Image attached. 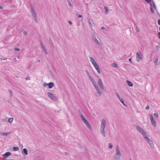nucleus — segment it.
<instances>
[{
  "instance_id": "nucleus-16",
  "label": "nucleus",
  "mask_w": 160,
  "mask_h": 160,
  "mask_svg": "<svg viewBox=\"0 0 160 160\" xmlns=\"http://www.w3.org/2000/svg\"><path fill=\"white\" fill-rule=\"evenodd\" d=\"M54 83L52 82L49 83L48 85V88L50 89L52 88L54 86Z\"/></svg>"
},
{
  "instance_id": "nucleus-31",
  "label": "nucleus",
  "mask_w": 160,
  "mask_h": 160,
  "mask_svg": "<svg viewBox=\"0 0 160 160\" xmlns=\"http://www.w3.org/2000/svg\"><path fill=\"white\" fill-rule=\"evenodd\" d=\"M154 63H155V64L157 65L158 64V58H157L156 60H155L154 61Z\"/></svg>"
},
{
  "instance_id": "nucleus-45",
  "label": "nucleus",
  "mask_w": 160,
  "mask_h": 160,
  "mask_svg": "<svg viewBox=\"0 0 160 160\" xmlns=\"http://www.w3.org/2000/svg\"><path fill=\"white\" fill-rule=\"evenodd\" d=\"M129 61L132 62V58H130L129 59Z\"/></svg>"
},
{
  "instance_id": "nucleus-59",
  "label": "nucleus",
  "mask_w": 160,
  "mask_h": 160,
  "mask_svg": "<svg viewBox=\"0 0 160 160\" xmlns=\"http://www.w3.org/2000/svg\"><path fill=\"white\" fill-rule=\"evenodd\" d=\"M65 153H66V154H67V152H65Z\"/></svg>"
},
{
  "instance_id": "nucleus-46",
  "label": "nucleus",
  "mask_w": 160,
  "mask_h": 160,
  "mask_svg": "<svg viewBox=\"0 0 160 160\" xmlns=\"http://www.w3.org/2000/svg\"><path fill=\"white\" fill-rule=\"evenodd\" d=\"M158 24L160 25V19L158 20Z\"/></svg>"
},
{
  "instance_id": "nucleus-30",
  "label": "nucleus",
  "mask_w": 160,
  "mask_h": 160,
  "mask_svg": "<svg viewBox=\"0 0 160 160\" xmlns=\"http://www.w3.org/2000/svg\"><path fill=\"white\" fill-rule=\"evenodd\" d=\"M8 91L10 93V97H11L12 96V92L11 90L9 89L8 90Z\"/></svg>"
},
{
  "instance_id": "nucleus-20",
  "label": "nucleus",
  "mask_w": 160,
  "mask_h": 160,
  "mask_svg": "<svg viewBox=\"0 0 160 160\" xmlns=\"http://www.w3.org/2000/svg\"><path fill=\"white\" fill-rule=\"evenodd\" d=\"M22 152L24 153L25 155L28 154V151L26 148H24L23 149Z\"/></svg>"
},
{
  "instance_id": "nucleus-52",
  "label": "nucleus",
  "mask_w": 160,
  "mask_h": 160,
  "mask_svg": "<svg viewBox=\"0 0 160 160\" xmlns=\"http://www.w3.org/2000/svg\"><path fill=\"white\" fill-rule=\"evenodd\" d=\"M52 47L53 48H54V45H53V43H52Z\"/></svg>"
},
{
  "instance_id": "nucleus-41",
  "label": "nucleus",
  "mask_w": 160,
  "mask_h": 160,
  "mask_svg": "<svg viewBox=\"0 0 160 160\" xmlns=\"http://www.w3.org/2000/svg\"><path fill=\"white\" fill-rule=\"evenodd\" d=\"M149 105H147L146 108H145V109H146V110H148L149 109Z\"/></svg>"
},
{
  "instance_id": "nucleus-38",
  "label": "nucleus",
  "mask_w": 160,
  "mask_h": 160,
  "mask_svg": "<svg viewBox=\"0 0 160 160\" xmlns=\"http://www.w3.org/2000/svg\"><path fill=\"white\" fill-rule=\"evenodd\" d=\"M14 50L16 51H19L20 50V49L17 48H14Z\"/></svg>"
},
{
  "instance_id": "nucleus-4",
  "label": "nucleus",
  "mask_w": 160,
  "mask_h": 160,
  "mask_svg": "<svg viewBox=\"0 0 160 160\" xmlns=\"http://www.w3.org/2000/svg\"><path fill=\"white\" fill-rule=\"evenodd\" d=\"M136 129L143 136L144 138L147 135L146 132L144 131L143 128H141L139 126H137L136 127Z\"/></svg>"
},
{
  "instance_id": "nucleus-13",
  "label": "nucleus",
  "mask_w": 160,
  "mask_h": 160,
  "mask_svg": "<svg viewBox=\"0 0 160 160\" xmlns=\"http://www.w3.org/2000/svg\"><path fill=\"white\" fill-rule=\"evenodd\" d=\"M40 46L42 48V50H43V51L44 52V53H45V54L46 55H47L48 54V52H47V51L46 49V48H45V47H44V46H43L42 43L41 42L40 43Z\"/></svg>"
},
{
  "instance_id": "nucleus-22",
  "label": "nucleus",
  "mask_w": 160,
  "mask_h": 160,
  "mask_svg": "<svg viewBox=\"0 0 160 160\" xmlns=\"http://www.w3.org/2000/svg\"><path fill=\"white\" fill-rule=\"evenodd\" d=\"M9 133H10L9 132H7V133L2 132V133H0V134H1L2 135L6 136L8 134H9Z\"/></svg>"
},
{
  "instance_id": "nucleus-34",
  "label": "nucleus",
  "mask_w": 160,
  "mask_h": 160,
  "mask_svg": "<svg viewBox=\"0 0 160 160\" xmlns=\"http://www.w3.org/2000/svg\"><path fill=\"white\" fill-rule=\"evenodd\" d=\"M154 115L156 118H158V114L157 113H155L154 114Z\"/></svg>"
},
{
  "instance_id": "nucleus-10",
  "label": "nucleus",
  "mask_w": 160,
  "mask_h": 160,
  "mask_svg": "<svg viewBox=\"0 0 160 160\" xmlns=\"http://www.w3.org/2000/svg\"><path fill=\"white\" fill-rule=\"evenodd\" d=\"M98 84L99 86V89L101 92L102 93V91L104 90V87L102 85V83L101 79H99L98 82Z\"/></svg>"
},
{
  "instance_id": "nucleus-28",
  "label": "nucleus",
  "mask_w": 160,
  "mask_h": 160,
  "mask_svg": "<svg viewBox=\"0 0 160 160\" xmlns=\"http://www.w3.org/2000/svg\"><path fill=\"white\" fill-rule=\"evenodd\" d=\"M116 95L119 100H120V99H121V98H120L119 94H118V93H117V92L116 93Z\"/></svg>"
},
{
  "instance_id": "nucleus-1",
  "label": "nucleus",
  "mask_w": 160,
  "mask_h": 160,
  "mask_svg": "<svg viewBox=\"0 0 160 160\" xmlns=\"http://www.w3.org/2000/svg\"><path fill=\"white\" fill-rule=\"evenodd\" d=\"M121 156V153L119 150V147L117 146L116 147V152L113 156V158L115 160H120Z\"/></svg>"
},
{
  "instance_id": "nucleus-21",
  "label": "nucleus",
  "mask_w": 160,
  "mask_h": 160,
  "mask_svg": "<svg viewBox=\"0 0 160 160\" xmlns=\"http://www.w3.org/2000/svg\"><path fill=\"white\" fill-rule=\"evenodd\" d=\"M112 66L115 68H118V64L115 62H113L112 64Z\"/></svg>"
},
{
  "instance_id": "nucleus-35",
  "label": "nucleus",
  "mask_w": 160,
  "mask_h": 160,
  "mask_svg": "<svg viewBox=\"0 0 160 160\" xmlns=\"http://www.w3.org/2000/svg\"><path fill=\"white\" fill-rule=\"evenodd\" d=\"M22 33H23L24 35H26L27 33V32L26 31H24V30H23V31H22Z\"/></svg>"
},
{
  "instance_id": "nucleus-50",
  "label": "nucleus",
  "mask_w": 160,
  "mask_h": 160,
  "mask_svg": "<svg viewBox=\"0 0 160 160\" xmlns=\"http://www.w3.org/2000/svg\"><path fill=\"white\" fill-rule=\"evenodd\" d=\"M158 48H159V47H158V45H157V46H156V48L157 49H158Z\"/></svg>"
},
{
  "instance_id": "nucleus-40",
  "label": "nucleus",
  "mask_w": 160,
  "mask_h": 160,
  "mask_svg": "<svg viewBox=\"0 0 160 160\" xmlns=\"http://www.w3.org/2000/svg\"><path fill=\"white\" fill-rule=\"evenodd\" d=\"M92 65H93L94 67H95V66L96 65H98V64H97V63L96 62H95L94 63H93L92 64Z\"/></svg>"
},
{
  "instance_id": "nucleus-43",
  "label": "nucleus",
  "mask_w": 160,
  "mask_h": 160,
  "mask_svg": "<svg viewBox=\"0 0 160 160\" xmlns=\"http://www.w3.org/2000/svg\"><path fill=\"white\" fill-rule=\"evenodd\" d=\"M48 84L47 83H45L43 85H44V87H45L46 86H48Z\"/></svg>"
},
{
  "instance_id": "nucleus-5",
  "label": "nucleus",
  "mask_w": 160,
  "mask_h": 160,
  "mask_svg": "<svg viewBox=\"0 0 160 160\" xmlns=\"http://www.w3.org/2000/svg\"><path fill=\"white\" fill-rule=\"evenodd\" d=\"M80 117L82 121L84 122L87 127L90 130H91L92 128L90 126L89 122L82 114L80 115Z\"/></svg>"
},
{
  "instance_id": "nucleus-6",
  "label": "nucleus",
  "mask_w": 160,
  "mask_h": 160,
  "mask_svg": "<svg viewBox=\"0 0 160 160\" xmlns=\"http://www.w3.org/2000/svg\"><path fill=\"white\" fill-rule=\"evenodd\" d=\"M144 138L147 141L151 148H154V145L153 142L147 135L144 137Z\"/></svg>"
},
{
  "instance_id": "nucleus-54",
  "label": "nucleus",
  "mask_w": 160,
  "mask_h": 160,
  "mask_svg": "<svg viewBox=\"0 0 160 160\" xmlns=\"http://www.w3.org/2000/svg\"><path fill=\"white\" fill-rule=\"evenodd\" d=\"M108 145H109L108 147H109V148H110V143H109Z\"/></svg>"
},
{
  "instance_id": "nucleus-33",
  "label": "nucleus",
  "mask_w": 160,
  "mask_h": 160,
  "mask_svg": "<svg viewBox=\"0 0 160 160\" xmlns=\"http://www.w3.org/2000/svg\"><path fill=\"white\" fill-rule=\"evenodd\" d=\"M76 16L78 17L79 18H81L82 17V16L81 15H79V14L78 13H76Z\"/></svg>"
},
{
  "instance_id": "nucleus-3",
  "label": "nucleus",
  "mask_w": 160,
  "mask_h": 160,
  "mask_svg": "<svg viewBox=\"0 0 160 160\" xmlns=\"http://www.w3.org/2000/svg\"><path fill=\"white\" fill-rule=\"evenodd\" d=\"M89 79L92 82V83L95 89H96L98 93L99 94V96H101L102 95L101 92L99 89V88L97 85L96 83L94 81V80L93 78L92 77H91L89 78Z\"/></svg>"
},
{
  "instance_id": "nucleus-7",
  "label": "nucleus",
  "mask_w": 160,
  "mask_h": 160,
  "mask_svg": "<svg viewBox=\"0 0 160 160\" xmlns=\"http://www.w3.org/2000/svg\"><path fill=\"white\" fill-rule=\"evenodd\" d=\"M31 11L34 21L35 22L37 23L38 22V20L37 18V15L34 8L32 7H31Z\"/></svg>"
},
{
  "instance_id": "nucleus-2",
  "label": "nucleus",
  "mask_w": 160,
  "mask_h": 160,
  "mask_svg": "<svg viewBox=\"0 0 160 160\" xmlns=\"http://www.w3.org/2000/svg\"><path fill=\"white\" fill-rule=\"evenodd\" d=\"M106 122L105 120L104 119H102L101 123V125L100 131L102 135L104 137H105L106 136L105 133V128L106 127Z\"/></svg>"
},
{
  "instance_id": "nucleus-44",
  "label": "nucleus",
  "mask_w": 160,
  "mask_h": 160,
  "mask_svg": "<svg viewBox=\"0 0 160 160\" xmlns=\"http://www.w3.org/2000/svg\"><path fill=\"white\" fill-rule=\"evenodd\" d=\"M101 29H105V27L104 26H102L101 27Z\"/></svg>"
},
{
  "instance_id": "nucleus-49",
  "label": "nucleus",
  "mask_w": 160,
  "mask_h": 160,
  "mask_svg": "<svg viewBox=\"0 0 160 160\" xmlns=\"http://www.w3.org/2000/svg\"><path fill=\"white\" fill-rule=\"evenodd\" d=\"M68 23L71 25L72 24L71 22L70 21H68Z\"/></svg>"
},
{
  "instance_id": "nucleus-51",
  "label": "nucleus",
  "mask_w": 160,
  "mask_h": 160,
  "mask_svg": "<svg viewBox=\"0 0 160 160\" xmlns=\"http://www.w3.org/2000/svg\"><path fill=\"white\" fill-rule=\"evenodd\" d=\"M112 147V145L111 144V149Z\"/></svg>"
},
{
  "instance_id": "nucleus-18",
  "label": "nucleus",
  "mask_w": 160,
  "mask_h": 160,
  "mask_svg": "<svg viewBox=\"0 0 160 160\" xmlns=\"http://www.w3.org/2000/svg\"><path fill=\"white\" fill-rule=\"evenodd\" d=\"M126 82L127 83L128 85L130 87H132L133 85L132 83L128 80H127Z\"/></svg>"
},
{
  "instance_id": "nucleus-61",
  "label": "nucleus",
  "mask_w": 160,
  "mask_h": 160,
  "mask_svg": "<svg viewBox=\"0 0 160 160\" xmlns=\"http://www.w3.org/2000/svg\"><path fill=\"white\" fill-rule=\"evenodd\" d=\"M159 30L160 31V27H159Z\"/></svg>"
},
{
  "instance_id": "nucleus-37",
  "label": "nucleus",
  "mask_w": 160,
  "mask_h": 160,
  "mask_svg": "<svg viewBox=\"0 0 160 160\" xmlns=\"http://www.w3.org/2000/svg\"><path fill=\"white\" fill-rule=\"evenodd\" d=\"M88 22H89V25H90V26H92V23H91V21H90V19H89L88 20Z\"/></svg>"
},
{
  "instance_id": "nucleus-27",
  "label": "nucleus",
  "mask_w": 160,
  "mask_h": 160,
  "mask_svg": "<svg viewBox=\"0 0 160 160\" xmlns=\"http://www.w3.org/2000/svg\"><path fill=\"white\" fill-rule=\"evenodd\" d=\"M136 30L137 32H139V28L137 26L136 27Z\"/></svg>"
},
{
  "instance_id": "nucleus-48",
  "label": "nucleus",
  "mask_w": 160,
  "mask_h": 160,
  "mask_svg": "<svg viewBox=\"0 0 160 160\" xmlns=\"http://www.w3.org/2000/svg\"><path fill=\"white\" fill-rule=\"evenodd\" d=\"M119 100L121 102H122V101H123V100L122 98H121V99H120Z\"/></svg>"
},
{
  "instance_id": "nucleus-57",
  "label": "nucleus",
  "mask_w": 160,
  "mask_h": 160,
  "mask_svg": "<svg viewBox=\"0 0 160 160\" xmlns=\"http://www.w3.org/2000/svg\"><path fill=\"white\" fill-rule=\"evenodd\" d=\"M18 58L19 59V56H18Z\"/></svg>"
},
{
  "instance_id": "nucleus-42",
  "label": "nucleus",
  "mask_w": 160,
  "mask_h": 160,
  "mask_svg": "<svg viewBox=\"0 0 160 160\" xmlns=\"http://www.w3.org/2000/svg\"><path fill=\"white\" fill-rule=\"evenodd\" d=\"M158 37L159 39H160V32H159L158 33Z\"/></svg>"
},
{
  "instance_id": "nucleus-17",
  "label": "nucleus",
  "mask_w": 160,
  "mask_h": 160,
  "mask_svg": "<svg viewBox=\"0 0 160 160\" xmlns=\"http://www.w3.org/2000/svg\"><path fill=\"white\" fill-rule=\"evenodd\" d=\"M94 42L97 44H98L100 46H101L102 44V43L100 42L97 39H95V40Z\"/></svg>"
},
{
  "instance_id": "nucleus-24",
  "label": "nucleus",
  "mask_w": 160,
  "mask_h": 160,
  "mask_svg": "<svg viewBox=\"0 0 160 160\" xmlns=\"http://www.w3.org/2000/svg\"><path fill=\"white\" fill-rule=\"evenodd\" d=\"M13 120V118H10L8 119V121L9 123H12Z\"/></svg>"
},
{
  "instance_id": "nucleus-39",
  "label": "nucleus",
  "mask_w": 160,
  "mask_h": 160,
  "mask_svg": "<svg viewBox=\"0 0 160 160\" xmlns=\"http://www.w3.org/2000/svg\"><path fill=\"white\" fill-rule=\"evenodd\" d=\"M97 39L94 36L92 37V39L93 41L95 40V39Z\"/></svg>"
},
{
  "instance_id": "nucleus-11",
  "label": "nucleus",
  "mask_w": 160,
  "mask_h": 160,
  "mask_svg": "<svg viewBox=\"0 0 160 160\" xmlns=\"http://www.w3.org/2000/svg\"><path fill=\"white\" fill-rule=\"evenodd\" d=\"M47 94L49 97L51 99L56 101L57 100V98L52 93L50 92H48Z\"/></svg>"
},
{
  "instance_id": "nucleus-56",
  "label": "nucleus",
  "mask_w": 160,
  "mask_h": 160,
  "mask_svg": "<svg viewBox=\"0 0 160 160\" xmlns=\"http://www.w3.org/2000/svg\"><path fill=\"white\" fill-rule=\"evenodd\" d=\"M49 40H51V39L50 38H49Z\"/></svg>"
},
{
  "instance_id": "nucleus-36",
  "label": "nucleus",
  "mask_w": 160,
  "mask_h": 160,
  "mask_svg": "<svg viewBox=\"0 0 160 160\" xmlns=\"http://www.w3.org/2000/svg\"><path fill=\"white\" fill-rule=\"evenodd\" d=\"M125 106V107H127V105H126L125 103H124V100L123 101H122V102H121Z\"/></svg>"
},
{
  "instance_id": "nucleus-55",
  "label": "nucleus",
  "mask_w": 160,
  "mask_h": 160,
  "mask_svg": "<svg viewBox=\"0 0 160 160\" xmlns=\"http://www.w3.org/2000/svg\"><path fill=\"white\" fill-rule=\"evenodd\" d=\"M14 59L16 61H17V60H16V58H14Z\"/></svg>"
},
{
  "instance_id": "nucleus-32",
  "label": "nucleus",
  "mask_w": 160,
  "mask_h": 160,
  "mask_svg": "<svg viewBox=\"0 0 160 160\" xmlns=\"http://www.w3.org/2000/svg\"><path fill=\"white\" fill-rule=\"evenodd\" d=\"M104 8L106 12V13H107L108 12V7H104Z\"/></svg>"
},
{
  "instance_id": "nucleus-19",
  "label": "nucleus",
  "mask_w": 160,
  "mask_h": 160,
  "mask_svg": "<svg viewBox=\"0 0 160 160\" xmlns=\"http://www.w3.org/2000/svg\"><path fill=\"white\" fill-rule=\"evenodd\" d=\"M89 59L92 64L96 62L95 60L91 57H89Z\"/></svg>"
},
{
  "instance_id": "nucleus-53",
  "label": "nucleus",
  "mask_w": 160,
  "mask_h": 160,
  "mask_svg": "<svg viewBox=\"0 0 160 160\" xmlns=\"http://www.w3.org/2000/svg\"><path fill=\"white\" fill-rule=\"evenodd\" d=\"M2 8V7L1 6H0V9H1Z\"/></svg>"
},
{
  "instance_id": "nucleus-23",
  "label": "nucleus",
  "mask_w": 160,
  "mask_h": 160,
  "mask_svg": "<svg viewBox=\"0 0 160 160\" xmlns=\"http://www.w3.org/2000/svg\"><path fill=\"white\" fill-rule=\"evenodd\" d=\"M86 72L87 74V75H88V77L89 78H90V77H92L90 76V74H89V72H88V71H87V70H86Z\"/></svg>"
},
{
  "instance_id": "nucleus-47",
  "label": "nucleus",
  "mask_w": 160,
  "mask_h": 160,
  "mask_svg": "<svg viewBox=\"0 0 160 160\" xmlns=\"http://www.w3.org/2000/svg\"><path fill=\"white\" fill-rule=\"evenodd\" d=\"M0 59H1V61H2V60H6V58H1Z\"/></svg>"
},
{
  "instance_id": "nucleus-29",
  "label": "nucleus",
  "mask_w": 160,
  "mask_h": 160,
  "mask_svg": "<svg viewBox=\"0 0 160 160\" xmlns=\"http://www.w3.org/2000/svg\"><path fill=\"white\" fill-rule=\"evenodd\" d=\"M116 95L119 100H120V99H121V98H120L119 94H118V93H117V92L116 93Z\"/></svg>"
},
{
  "instance_id": "nucleus-58",
  "label": "nucleus",
  "mask_w": 160,
  "mask_h": 160,
  "mask_svg": "<svg viewBox=\"0 0 160 160\" xmlns=\"http://www.w3.org/2000/svg\"><path fill=\"white\" fill-rule=\"evenodd\" d=\"M28 78H26V79H27V80H28Z\"/></svg>"
},
{
  "instance_id": "nucleus-25",
  "label": "nucleus",
  "mask_w": 160,
  "mask_h": 160,
  "mask_svg": "<svg viewBox=\"0 0 160 160\" xmlns=\"http://www.w3.org/2000/svg\"><path fill=\"white\" fill-rule=\"evenodd\" d=\"M19 148L18 147H14L13 148V150L14 151H17L18 150Z\"/></svg>"
},
{
  "instance_id": "nucleus-8",
  "label": "nucleus",
  "mask_w": 160,
  "mask_h": 160,
  "mask_svg": "<svg viewBox=\"0 0 160 160\" xmlns=\"http://www.w3.org/2000/svg\"><path fill=\"white\" fill-rule=\"evenodd\" d=\"M149 116L152 125L154 128L156 126L157 124L153 116L151 114H149Z\"/></svg>"
},
{
  "instance_id": "nucleus-12",
  "label": "nucleus",
  "mask_w": 160,
  "mask_h": 160,
  "mask_svg": "<svg viewBox=\"0 0 160 160\" xmlns=\"http://www.w3.org/2000/svg\"><path fill=\"white\" fill-rule=\"evenodd\" d=\"M150 9L151 12L152 13H154L156 10V6L154 2H152L150 3Z\"/></svg>"
},
{
  "instance_id": "nucleus-14",
  "label": "nucleus",
  "mask_w": 160,
  "mask_h": 160,
  "mask_svg": "<svg viewBox=\"0 0 160 160\" xmlns=\"http://www.w3.org/2000/svg\"><path fill=\"white\" fill-rule=\"evenodd\" d=\"M11 154V152H7L5 153L3 155V157L4 158H6Z\"/></svg>"
},
{
  "instance_id": "nucleus-26",
  "label": "nucleus",
  "mask_w": 160,
  "mask_h": 160,
  "mask_svg": "<svg viewBox=\"0 0 160 160\" xmlns=\"http://www.w3.org/2000/svg\"><path fill=\"white\" fill-rule=\"evenodd\" d=\"M67 2L68 3L69 6L70 7H72V5L70 2L69 1L67 0Z\"/></svg>"
},
{
  "instance_id": "nucleus-60",
  "label": "nucleus",
  "mask_w": 160,
  "mask_h": 160,
  "mask_svg": "<svg viewBox=\"0 0 160 160\" xmlns=\"http://www.w3.org/2000/svg\"><path fill=\"white\" fill-rule=\"evenodd\" d=\"M65 153H66V154H67V152H65Z\"/></svg>"
},
{
  "instance_id": "nucleus-15",
  "label": "nucleus",
  "mask_w": 160,
  "mask_h": 160,
  "mask_svg": "<svg viewBox=\"0 0 160 160\" xmlns=\"http://www.w3.org/2000/svg\"><path fill=\"white\" fill-rule=\"evenodd\" d=\"M96 69V70L97 71L98 73L99 74L100 73V69L99 68V67L98 65H96L95 67H94Z\"/></svg>"
},
{
  "instance_id": "nucleus-9",
  "label": "nucleus",
  "mask_w": 160,
  "mask_h": 160,
  "mask_svg": "<svg viewBox=\"0 0 160 160\" xmlns=\"http://www.w3.org/2000/svg\"><path fill=\"white\" fill-rule=\"evenodd\" d=\"M136 58L138 62H140L141 60L142 59V56L141 52L140 51H138L136 53Z\"/></svg>"
}]
</instances>
